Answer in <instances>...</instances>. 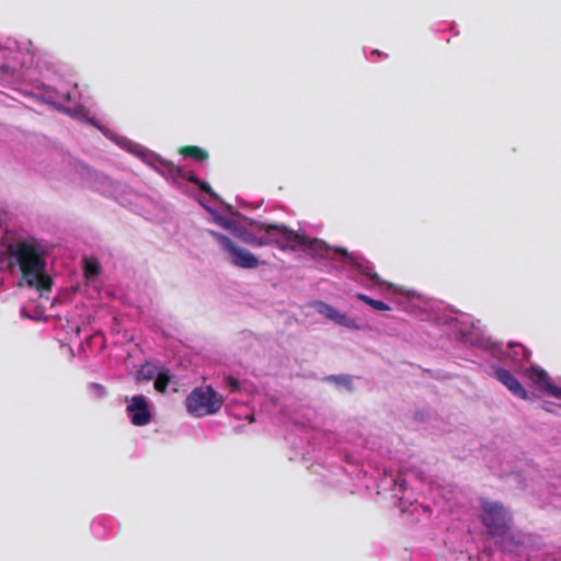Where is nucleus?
<instances>
[{"mask_svg":"<svg viewBox=\"0 0 561 561\" xmlns=\"http://www.w3.org/2000/svg\"><path fill=\"white\" fill-rule=\"evenodd\" d=\"M187 181L193 183V184H195V185H197V184H199L201 179L197 178L195 174H190L187 176Z\"/></svg>","mask_w":561,"mask_h":561,"instance_id":"nucleus-18","label":"nucleus"},{"mask_svg":"<svg viewBox=\"0 0 561 561\" xmlns=\"http://www.w3.org/2000/svg\"><path fill=\"white\" fill-rule=\"evenodd\" d=\"M238 237L240 238L241 241L255 248L264 247V242H262V233H259L256 230H254L251 227V222L249 224L248 228H244L239 231Z\"/></svg>","mask_w":561,"mask_h":561,"instance_id":"nucleus-10","label":"nucleus"},{"mask_svg":"<svg viewBox=\"0 0 561 561\" xmlns=\"http://www.w3.org/2000/svg\"><path fill=\"white\" fill-rule=\"evenodd\" d=\"M101 267L96 260H84V274L87 278L95 277L100 274Z\"/></svg>","mask_w":561,"mask_h":561,"instance_id":"nucleus-13","label":"nucleus"},{"mask_svg":"<svg viewBox=\"0 0 561 561\" xmlns=\"http://www.w3.org/2000/svg\"><path fill=\"white\" fill-rule=\"evenodd\" d=\"M202 192L208 194L211 197H217L216 193L213 191L210 185L204 181H199V184L196 185Z\"/></svg>","mask_w":561,"mask_h":561,"instance_id":"nucleus-15","label":"nucleus"},{"mask_svg":"<svg viewBox=\"0 0 561 561\" xmlns=\"http://www.w3.org/2000/svg\"><path fill=\"white\" fill-rule=\"evenodd\" d=\"M328 379L333 380L335 382L343 383L345 386L351 385V378L348 376H330Z\"/></svg>","mask_w":561,"mask_h":561,"instance_id":"nucleus-16","label":"nucleus"},{"mask_svg":"<svg viewBox=\"0 0 561 561\" xmlns=\"http://www.w3.org/2000/svg\"><path fill=\"white\" fill-rule=\"evenodd\" d=\"M227 383L231 387L232 390L239 389V381L233 377H228Z\"/></svg>","mask_w":561,"mask_h":561,"instance_id":"nucleus-17","label":"nucleus"},{"mask_svg":"<svg viewBox=\"0 0 561 561\" xmlns=\"http://www.w3.org/2000/svg\"><path fill=\"white\" fill-rule=\"evenodd\" d=\"M186 410L196 417L217 413L222 404L224 397L211 386L197 387L186 398Z\"/></svg>","mask_w":561,"mask_h":561,"instance_id":"nucleus-3","label":"nucleus"},{"mask_svg":"<svg viewBox=\"0 0 561 561\" xmlns=\"http://www.w3.org/2000/svg\"><path fill=\"white\" fill-rule=\"evenodd\" d=\"M251 227L259 233H262L264 247L274 245L282 251L302 250L307 251L313 257L339 260L343 264L357 268L375 284L387 285L389 288L392 287L390 283L382 280L380 276L373 271L368 261L348 252L345 248H331L324 241L310 238L305 233H299L283 224H266L252 220Z\"/></svg>","mask_w":561,"mask_h":561,"instance_id":"nucleus-1","label":"nucleus"},{"mask_svg":"<svg viewBox=\"0 0 561 561\" xmlns=\"http://www.w3.org/2000/svg\"><path fill=\"white\" fill-rule=\"evenodd\" d=\"M528 378L549 396L561 399V388L550 382L546 370L533 366L528 371Z\"/></svg>","mask_w":561,"mask_h":561,"instance_id":"nucleus-7","label":"nucleus"},{"mask_svg":"<svg viewBox=\"0 0 561 561\" xmlns=\"http://www.w3.org/2000/svg\"><path fill=\"white\" fill-rule=\"evenodd\" d=\"M210 234L220 244L221 249L228 253L233 266L252 270L260 265L259 259L252 252L236 244L229 237L217 231H210Z\"/></svg>","mask_w":561,"mask_h":561,"instance_id":"nucleus-5","label":"nucleus"},{"mask_svg":"<svg viewBox=\"0 0 561 561\" xmlns=\"http://www.w3.org/2000/svg\"><path fill=\"white\" fill-rule=\"evenodd\" d=\"M125 402H127L126 412L133 425L145 426L150 423L151 412L145 396L126 397Z\"/></svg>","mask_w":561,"mask_h":561,"instance_id":"nucleus-6","label":"nucleus"},{"mask_svg":"<svg viewBox=\"0 0 561 561\" xmlns=\"http://www.w3.org/2000/svg\"><path fill=\"white\" fill-rule=\"evenodd\" d=\"M355 297L358 300L367 304L368 306H370L375 310H378V311L390 310V307L387 304H385L383 301L373 299V298H370L369 296H367L365 294L358 293V294L355 295Z\"/></svg>","mask_w":561,"mask_h":561,"instance_id":"nucleus-12","label":"nucleus"},{"mask_svg":"<svg viewBox=\"0 0 561 561\" xmlns=\"http://www.w3.org/2000/svg\"><path fill=\"white\" fill-rule=\"evenodd\" d=\"M169 382H170L169 375L165 373H159L154 380V389L158 392L163 393V392H165Z\"/></svg>","mask_w":561,"mask_h":561,"instance_id":"nucleus-14","label":"nucleus"},{"mask_svg":"<svg viewBox=\"0 0 561 561\" xmlns=\"http://www.w3.org/2000/svg\"><path fill=\"white\" fill-rule=\"evenodd\" d=\"M480 519L490 536H504L511 527L512 515L503 504L482 500Z\"/></svg>","mask_w":561,"mask_h":561,"instance_id":"nucleus-4","label":"nucleus"},{"mask_svg":"<svg viewBox=\"0 0 561 561\" xmlns=\"http://www.w3.org/2000/svg\"><path fill=\"white\" fill-rule=\"evenodd\" d=\"M495 378L503 383L514 396L527 400L528 393L522 383L505 368H497L494 371Z\"/></svg>","mask_w":561,"mask_h":561,"instance_id":"nucleus-8","label":"nucleus"},{"mask_svg":"<svg viewBox=\"0 0 561 561\" xmlns=\"http://www.w3.org/2000/svg\"><path fill=\"white\" fill-rule=\"evenodd\" d=\"M10 256L16 260L22 277L26 284L41 291L49 290L51 278L44 273L46 262L43 259L37 245L30 242H18L8 249Z\"/></svg>","mask_w":561,"mask_h":561,"instance_id":"nucleus-2","label":"nucleus"},{"mask_svg":"<svg viewBox=\"0 0 561 561\" xmlns=\"http://www.w3.org/2000/svg\"><path fill=\"white\" fill-rule=\"evenodd\" d=\"M316 306H317L318 312L323 314L329 320H331L340 325L346 327V328H356V324L353 319L348 318L344 313H341L331 305L323 302V301H319L316 304Z\"/></svg>","mask_w":561,"mask_h":561,"instance_id":"nucleus-9","label":"nucleus"},{"mask_svg":"<svg viewBox=\"0 0 561 561\" xmlns=\"http://www.w3.org/2000/svg\"><path fill=\"white\" fill-rule=\"evenodd\" d=\"M179 152L184 157H188L201 162L206 161L209 158L208 152L197 146H183L179 149Z\"/></svg>","mask_w":561,"mask_h":561,"instance_id":"nucleus-11","label":"nucleus"}]
</instances>
